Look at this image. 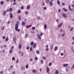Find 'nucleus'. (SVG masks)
Wrapping results in <instances>:
<instances>
[{
	"instance_id": "1",
	"label": "nucleus",
	"mask_w": 74,
	"mask_h": 74,
	"mask_svg": "<svg viewBox=\"0 0 74 74\" xmlns=\"http://www.w3.org/2000/svg\"><path fill=\"white\" fill-rule=\"evenodd\" d=\"M19 25V22L18 21H17L16 22V23L15 25V30L16 32H20V29H18V27Z\"/></svg>"
},
{
	"instance_id": "2",
	"label": "nucleus",
	"mask_w": 74,
	"mask_h": 74,
	"mask_svg": "<svg viewBox=\"0 0 74 74\" xmlns=\"http://www.w3.org/2000/svg\"><path fill=\"white\" fill-rule=\"evenodd\" d=\"M53 1L54 0H51V1L49 2V5L51 7H52L53 5Z\"/></svg>"
},
{
	"instance_id": "3",
	"label": "nucleus",
	"mask_w": 74,
	"mask_h": 74,
	"mask_svg": "<svg viewBox=\"0 0 74 74\" xmlns=\"http://www.w3.org/2000/svg\"><path fill=\"white\" fill-rule=\"evenodd\" d=\"M37 43H35L33 46V48H36V47H37Z\"/></svg>"
},
{
	"instance_id": "4",
	"label": "nucleus",
	"mask_w": 74,
	"mask_h": 74,
	"mask_svg": "<svg viewBox=\"0 0 74 74\" xmlns=\"http://www.w3.org/2000/svg\"><path fill=\"white\" fill-rule=\"evenodd\" d=\"M16 37H14L13 39V41L15 42V43H16Z\"/></svg>"
},
{
	"instance_id": "5",
	"label": "nucleus",
	"mask_w": 74,
	"mask_h": 74,
	"mask_svg": "<svg viewBox=\"0 0 74 74\" xmlns=\"http://www.w3.org/2000/svg\"><path fill=\"white\" fill-rule=\"evenodd\" d=\"M62 25H63V23H61L58 27L59 28L60 27H61Z\"/></svg>"
},
{
	"instance_id": "6",
	"label": "nucleus",
	"mask_w": 74,
	"mask_h": 74,
	"mask_svg": "<svg viewBox=\"0 0 74 74\" xmlns=\"http://www.w3.org/2000/svg\"><path fill=\"white\" fill-rule=\"evenodd\" d=\"M62 16H63L64 18H67V16H66V14L64 13H63L62 14Z\"/></svg>"
},
{
	"instance_id": "7",
	"label": "nucleus",
	"mask_w": 74,
	"mask_h": 74,
	"mask_svg": "<svg viewBox=\"0 0 74 74\" xmlns=\"http://www.w3.org/2000/svg\"><path fill=\"white\" fill-rule=\"evenodd\" d=\"M37 37L38 38V39L39 40H41V36H40V35L39 34H37Z\"/></svg>"
},
{
	"instance_id": "8",
	"label": "nucleus",
	"mask_w": 74,
	"mask_h": 74,
	"mask_svg": "<svg viewBox=\"0 0 74 74\" xmlns=\"http://www.w3.org/2000/svg\"><path fill=\"white\" fill-rule=\"evenodd\" d=\"M47 25L46 24H45L44 25V30H46L47 29Z\"/></svg>"
},
{
	"instance_id": "9",
	"label": "nucleus",
	"mask_w": 74,
	"mask_h": 74,
	"mask_svg": "<svg viewBox=\"0 0 74 74\" xmlns=\"http://www.w3.org/2000/svg\"><path fill=\"white\" fill-rule=\"evenodd\" d=\"M32 72H33L34 73H37V71L35 69H34L32 70Z\"/></svg>"
},
{
	"instance_id": "10",
	"label": "nucleus",
	"mask_w": 74,
	"mask_h": 74,
	"mask_svg": "<svg viewBox=\"0 0 74 74\" xmlns=\"http://www.w3.org/2000/svg\"><path fill=\"white\" fill-rule=\"evenodd\" d=\"M10 17L11 19H12V17H13L12 14V13H10Z\"/></svg>"
},
{
	"instance_id": "11",
	"label": "nucleus",
	"mask_w": 74,
	"mask_h": 74,
	"mask_svg": "<svg viewBox=\"0 0 74 74\" xmlns=\"http://www.w3.org/2000/svg\"><path fill=\"white\" fill-rule=\"evenodd\" d=\"M49 68L48 67H47V73H49Z\"/></svg>"
},
{
	"instance_id": "12",
	"label": "nucleus",
	"mask_w": 74,
	"mask_h": 74,
	"mask_svg": "<svg viewBox=\"0 0 74 74\" xmlns=\"http://www.w3.org/2000/svg\"><path fill=\"white\" fill-rule=\"evenodd\" d=\"M69 8L70 11H72V9L71 8V5H69Z\"/></svg>"
},
{
	"instance_id": "13",
	"label": "nucleus",
	"mask_w": 74,
	"mask_h": 74,
	"mask_svg": "<svg viewBox=\"0 0 74 74\" xmlns=\"http://www.w3.org/2000/svg\"><path fill=\"white\" fill-rule=\"evenodd\" d=\"M18 47L19 49H21V48H22V45H21L20 44H19L18 45Z\"/></svg>"
},
{
	"instance_id": "14",
	"label": "nucleus",
	"mask_w": 74,
	"mask_h": 74,
	"mask_svg": "<svg viewBox=\"0 0 74 74\" xmlns=\"http://www.w3.org/2000/svg\"><path fill=\"white\" fill-rule=\"evenodd\" d=\"M68 65H69V64H64L63 65V66L64 67H67V66H68Z\"/></svg>"
},
{
	"instance_id": "15",
	"label": "nucleus",
	"mask_w": 74,
	"mask_h": 74,
	"mask_svg": "<svg viewBox=\"0 0 74 74\" xmlns=\"http://www.w3.org/2000/svg\"><path fill=\"white\" fill-rule=\"evenodd\" d=\"M6 13H7V11H4L3 12V15H5L6 14Z\"/></svg>"
},
{
	"instance_id": "16",
	"label": "nucleus",
	"mask_w": 74,
	"mask_h": 74,
	"mask_svg": "<svg viewBox=\"0 0 74 74\" xmlns=\"http://www.w3.org/2000/svg\"><path fill=\"white\" fill-rule=\"evenodd\" d=\"M49 2V0H46V3L47 4H48Z\"/></svg>"
},
{
	"instance_id": "17",
	"label": "nucleus",
	"mask_w": 74,
	"mask_h": 74,
	"mask_svg": "<svg viewBox=\"0 0 74 74\" xmlns=\"http://www.w3.org/2000/svg\"><path fill=\"white\" fill-rule=\"evenodd\" d=\"M63 10H64V11H65V12H67V9H66L65 8H63Z\"/></svg>"
},
{
	"instance_id": "18",
	"label": "nucleus",
	"mask_w": 74,
	"mask_h": 74,
	"mask_svg": "<svg viewBox=\"0 0 74 74\" xmlns=\"http://www.w3.org/2000/svg\"><path fill=\"white\" fill-rule=\"evenodd\" d=\"M35 29H36V28L34 27H33L32 28V29L33 30H34Z\"/></svg>"
},
{
	"instance_id": "19",
	"label": "nucleus",
	"mask_w": 74,
	"mask_h": 74,
	"mask_svg": "<svg viewBox=\"0 0 74 74\" xmlns=\"http://www.w3.org/2000/svg\"><path fill=\"white\" fill-rule=\"evenodd\" d=\"M58 49V47L57 46H56L54 48V51H56Z\"/></svg>"
},
{
	"instance_id": "20",
	"label": "nucleus",
	"mask_w": 74,
	"mask_h": 74,
	"mask_svg": "<svg viewBox=\"0 0 74 74\" xmlns=\"http://www.w3.org/2000/svg\"><path fill=\"white\" fill-rule=\"evenodd\" d=\"M57 3L58 4V5H60V2L59 1V0H57Z\"/></svg>"
},
{
	"instance_id": "21",
	"label": "nucleus",
	"mask_w": 74,
	"mask_h": 74,
	"mask_svg": "<svg viewBox=\"0 0 74 74\" xmlns=\"http://www.w3.org/2000/svg\"><path fill=\"white\" fill-rule=\"evenodd\" d=\"M9 10L10 12H11V11H12V8H9Z\"/></svg>"
},
{
	"instance_id": "22",
	"label": "nucleus",
	"mask_w": 74,
	"mask_h": 74,
	"mask_svg": "<svg viewBox=\"0 0 74 74\" xmlns=\"http://www.w3.org/2000/svg\"><path fill=\"white\" fill-rule=\"evenodd\" d=\"M40 63L41 64H43L44 63V61L43 60H41L40 61Z\"/></svg>"
},
{
	"instance_id": "23",
	"label": "nucleus",
	"mask_w": 74,
	"mask_h": 74,
	"mask_svg": "<svg viewBox=\"0 0 74 74\" xmlns=\"http://www.w3.org/2000/svg\"><path fill=\"white\" fill-rule=\"evenodd\" d=\"M24 8V7L23 6V5H22L21 8V9L23 10Z\"/></svg>"
},
{
	"instance_id": "24",
	"label": "nucleus",
	"mask_w": 74,
	"mask_h": 74,
	"mask_svg": "<svg viewBox=\"0 0 74 74\" xmlns=\"http://www.w3.org/2000/svg\"><path fill=\"white\" fill-rule=\"evenodd\" d=\"M28 36V34H26L25 36V37L26 38H27V37Z\"/></svg>"
},
{
	"instance_id": "25",
	"label": "nucleus",
	"mask_w": 74,
	"mask_h": 74,
	"mask_svg": "<svg viewBox=\"0 0 74 74\" xmlns=\"http://www.w3.org/2000/svg\"><path fill=\"white\" fill-rule=\"evenodd\" d=\"M4 3V1H1V3H0V4H1V5H3V4Z\"/></svg>"
},
{
	"instance_id": "26",
	"label": "nucleus",
	"mask_w": 74,
	"mask_h": 74,
	"mask_svg": "<svg viewBox=\"0 0 74 74\" xmlns=\"http://www.w3.org/2000/svg\"><path fill=\"white\" fill-rule=\"evenodd\" d=\"M18 14H20L21 13V10H19L17 11Z\"/></svg>"
},
{
	"instance_id": "27",
	"label": "nucleus",
	"mask_w": 74,
	"mask_h": 74,
	"mask_svg": "<svg viewBox=\"0 0 74 74\" xmlns=\"http://www.w3.org/2000/svg\"><path fill=\"white\" fill-rule=\"evenodd\" d=\"M36 52L38 54H39L40 53V52H39V51L38 50H37L36 51Z\"/></svg>"
},
{
	"instance_id": "28",
	"label": "nucleus",
	"mask_w": 74,
	"mask_h": 74,
	"mask_svg": "<svg viewBox=\"0 0 74 74\" xmlns=\"http://www.w3.org/2000/svg\"><path fill=\"white\" fill-rule=\"evenodd\" d=\"M31 45H33V44H34V42H32L30 44Z\"/></svg>"
},
{
	"instance_id": "29",
	"label": "nucleus",
	"mask_w": 74,
	"mask_h": 74,
	"mask_svg": "<svg viewBox=\"0 0 74 74\" xmlns=\"http://www.w3.org/2000/svg\"><path fill=\"white\" fill-rule=\"evenodd\" d=\"M52 65V62H50L49 64V66H51Z\"/></svg>"
},
{
	"instance_id": "30",
	"label": "nucleus",
	"mask_w": 74,
	"mask_h": 74,
	"mask_svg": "<svg viewBox=\"0 0 74 74\" xmlns=\"http://www.w3.org/2000/svg\"><path fill=\"white\" fill-rule=\"evenodd\" d=\"M25 22H22V25L23 26L25 25Z\"/></svg>"
},
{
	"instance_id": "31",
	"label": "nucleus",
	"mask_w": 74,
	"mask_h": 74,
	"mask_svg": "<svg viewBox=\"0 0 74 74\" xmlns=\"http://www.w3.org/2000/svg\"><path fill=\"white\" fill-rule=\"evenodd\" d=\"M37 18L38 19V20H40V17H37Z\"/></svg>"
},
{
	"instance_id": "32",
	"label": "nucleus",
	"mask_w": 74,
	"mask_h": 74,
	"mask_svg": "<svg viewBox=\"0 0 74 74\" xmlns=\"http://www.w3.org/2000/svg\"><path fill=\"white\" fill-rule=\"evenodd\" d=\"M8 40V37H7L5 39V41H7Z\"/></svg>"
},
{
	"instance_id": "33",
	"label": "nucleus",
	"mask_w": 74,
	"mask_h": 74,
	"mask_svg": "<svg viewBox=\"0 0 74 74\" xmlns=\"http://www.w3.org/2000/svg\"><path fill=\"white\" fill-rule=\"evenodd\" d=\"M15 57H12V60H15Z\"/></svg>"
},
{
	"instance_id": "34",
	"label": "nucleus",
	"mask_w": 74,
	"mask_h": 74,
	"mask_svg": "<svg viewBox=\"0 0 74 74\" xmlns=\"http://www.w3.org/2000/svg\"><path fill=\"white\" fill-rule=\"evenodd\" d=\"M46 51H49V48H47L46 49Z\"/></svg>"
},
{
	"instance_id": "35",
	"label": "nucleus",
	"mask_w": 74,
	"mask_h": 74,
	"mask_svg": "<svg viewBox=\"0 0 74 74\" xmlns=\"http://www.w3.org/2000/svg\"><path fill=\"white\" fill-rule=\"evenodd\" d=\"M58 71L56 70V74H58Z\"/></svg>"
},
{
	"instance_id": "36",
	"label": "nucleus",
	"mask_w": 74,
	"mask_h": 74,
	"mask_svg": "<svg viewBox=\"0 0 74 74\" xmlns=\"http://www.w3.org/2000/svg\"><path fill=\"white\" fill-rule=\"evenodd\" d=\"M35 59L36 60H38V58H37V57H36L35 58Z\"/></svg>"
},
{
	"instance_id": "37",
	"label": "nucleus",
	"mask_w": 74,
	"mask_h": 74,
	"mask_svg": "<svg viewBox=\"0 0 74 74\" xmlns=\"http://www.w3.org/2000/svg\"><path fill=\"white\" fill-rule=\"evenodd\" d=\"M42 58H43V59H44V60H46V58L45 57H42Z\"/></svg>"
},
{
	"instance_id": "38",
	"label": "nucleus",
	"mask_w": 74,
	"mask_h": 74,
	"mask_svg": "<svg viewBox=\"0 0 74 74\" xmlns=\"http://www.w3.org/2000/svg\"><path fill=\"white\" fill-rule=\"evenodd\" d=\"M33 51V48H32V47H31L30 48V51Z\"/></svg>"
},
{
	"instance_id": "39",
	"label": "nucleus",
	"mask_w": 74,
	"mask_h": 74,
	"mask_svg": "<svg viewBox=\"0 0 74 74\" xmlns=\"http://www.w3.org/2000/svg\"><path fill=\"white\" fill-rule=\"evenodd\" d=\"M74 68V64H73L72 67L71 68V69H73Z\"/></svg>"
},
{
	"instance_id": "40",
	"label": "nucleus",
	"mask_w": 74,
	"mask_h": 74,
	"mask_svg": "<svg viewBox=\"0 0 74 74\" xmlns=\"http://www.w3.org/2000/svg\"><path fill=\"white\" fill-rule=\"evenodd\" d=\"M30 8V5H28V9H29Z\"/></svg>"
},
{
	"instance_id": "41",
	"label": "nucleus",
	"mask_w": 74,
	"mask_h": 74,
	"mask_svg": "<svg viewBox=\"0 0 74 74\" xmlns=\"http://www.w3.org/2000/svg\"><path fill=\"white\" fill-rule=\"evenodd\" d=\"M64 36H65V33H64L62 35V37H64Z\"/></svg>"
},
{
	"instance_id": "42",
	"label": "nucleus",
	"mask_w": 74,
	"mask_h": 74,
	"mask_svg": "<svg viewBox=\"0 0 74 74\" xmlns=\"http://www.w3.org/2000/svg\"><path fill=\"white\" fill-rule=\"evenodd\" d=\"M73 30V27H72L71 28V30H70V31L71 32V31H72V30Z\"/></svg>"
},
{
	"instance_id": "43",
	"label": "nucleus",
	"mask_w": 74,
	"mask_h": 74,
	"mask_svg": "<svg viewBox=\"0 0 74 74\" xmlns=\"http://www.w3.org/2000/svg\"><path fill=\"white\" fill-rule=\"evenodd\" d=\"M32 27V25H29L28 26V28H29V27Z\"/></svg>"
},
{
	"instance_id": "44",
	"label": "nucleus",
	"mask_w": 74,
	"mask_h": 74,
	"mask_svg": "<svg viewBox=\"0 0 74 74\" xmlns=\"http://www.w3.org/2000/svg\"><path fill=\"white\" fill-rule=\"evenodd\" d=\"M0 73L1 74H3V71H1Z\"/></svg>"
},
{
	"instance_id": "45",
	"label": "nucleus",
	"mask_w": 74,
	"mask_h": 74,
	"mask_svg": "<svg viewBox=\"0 0 74 74\" xmlns=\"http://www.w3.org/2000/svg\"><path fill=\"white\" fill-rule=\"evenodd\" d=\"M10 53H12V50H10Z\"/></svg>"
},
{
	"instance_id": "46",
	"label": "nucleus",
	"mask_w": 74,
	"mask_h": 74,
	"mask_svg": "<svg viewBox=\"0 0 74 74\" xmlns=\"http://www.w3.org/2000/svg\"><path fill=\"white\" fill-rule=\"evenodd\" d=\"M26 69H28V64H27L26 66Z\"/></svg>"
},
{
	"instance_id": "47",
	"label": "nucleus",
	"mask_w": 74,
	"mask_h": 74,
	"mask_svg": "<svg viewBox=\"0 0 74 74\" xmlns=\"http://www.w3.org/2000/svg\"><path fill=\"white\" fill-rule=\"evenodd\" d=\"M44 10H47V8L46 7H44L43 8Z\"/></svg>"
},
{
	"instance_id": "48",
	"label": "nucleus",
	"mask_w": 74,
	"mask_h": 74,
	"mask_svg": "<svg viewBox=\"0 0 74 74\" xmlns=\"http://www.w3.org/2000/svg\"><path fill=\"white\" fill-rule=\"evenodd\" d=\"M53 46H51V49H53Z\"/></svg>"
},
{
	"instance_id": "49",
	"label": "nucleus",
	"mask_w": 74,
	"mask_h": 74,
	"mask_svg": "<svg viewBox=\"0 0 74 74\" xmlns=\"http://www.w3.org/2000/svg\"><path fill=\"white\" fill-rule=\"evenodd\" d=\"M29 60L31 62H32V61H33V59L32 58L30 59H29Z\"/></svg>"
},
{
	"instance_id": "50",
	"label": "nucleus",
	"mask_w": 74,
	"mask_h": 74,
	"mask_svg": "<svg viewBox=\"0 0 74 74\" xmlns=\"http://www.w3.org/2000/svg\"><path fill=\"white\" fill-rule=\"evenodd\" d=\"M45 47H46V48H48V47H49V46H48V45H46Z\"/></svg>"
},
{
	"instance_id": "51",
	"label": "nucleus",
	"mask_w": 74,
	"mask_h": 74,
	"mask_svg": "<svg viewBox=\"0 0 74 74\" xmlns=\"http://www.w3.org/2000/svg\"><path fill=\"white\" fill-rule=\"evenodd\" d=\"M18 18L19 20H21V16H19Z\"/></svg>"
},
{
	"instance_id": "52",
	"label": "nucleus",
	"mask_w": 74,
	"mask_h": 74,
	"mask_svg": "<svg viewBox=\"0 0 74 74\" xmlns=\"http://www.w3.org/2000/svg\"><path fill=\"white\" fill-rule=\"evenodd\" d=\"M13 68V65H11L10 66V69H12V68Z\"/></svg>"
},
{
	"instance_id": "53",
	"label": "nucleus",
	"mask_w": 74,
	"mask_h": 74,
	"mask_svg": "<svg viewBox=\"0 0 74 74\" xmlns=\"http://www.w3.org/2000/svg\"><path fill=\"white\" fill-rule=\"evenodd\" d=\"M31 33L32 34H34V31L31 32Z\"/></svg>"
},
{
	"instance_id": "54",
	"label": "nucleus",
	"mask_w": 74,
	"mask_h": 74,
	"mask_svg": "<svg viewBox=\"0 0 74 74\" xmlns=\"http://www.w3.org/2000/svg\"><path fill=\"white\" fill-rule=\"evenodd\" d=\"M21 55L22 56H23V52H22L21 54Z\"/></svg>"
},
{
	"instance_id": "55",
	"label": "nucleus",
	"mask_w": 74,
	"mask_h": 74,
	"mask_svg": "<svg viewBox=\"0 0 74 74\" xmlns=\"http://www.w3.org/2000/svg\"><path fill=\"white\" fill-rule=\"evenodd\" d=\"M21 68L22 70H24V67H23L21 66Z\"/></svg>"
},
{
	"instance_id": "56",
	"label": "nucleus",
	"mask_w": 74,
	"mask_h": 74,
	"mask_svg": "<svg viewBox=\"0 0 74 74\" xmlns=\"http://www.w3.org/2000/svg\"><path fill=\"white\" fill-rule=\"evenodd\" d=\"M60 31L61 32H63V29H60Z\"/></svg>"
},
{
	"instance_id": "57",
	"label": "nucleus",
	"mask_w": 74,
	"mask_h": 74,
	"mask_svg": "<svg viewBox=\"0 0 74 74\" xmlns=\"http://www.w3.org/2000/svg\"><path fill=\"white\" fill-rule=\"evenodd\" d=\"M40 35L41 36H42V34H43L42 33H40Z\"/></svg>"
},
{
	"instance_id": "58",
	"label": "nucleus",
	"mask_w": 74,
	"mask_h": 74,
	"mask_svg": "<svg viewBox=\"0 0 74 74\" xmlns=\"http://www.w3.org/2000/svg\"><path fill=\"white\" fill-rule=\"evenodd\" d=\"M3 39H5V36H3Z\"/></svg>"
},
{
	"instance_id": "59",
	"label": "nucleus",
	"mask_w": 74,
	"mask_h": 74,
	"mask_svg": "<svg viewBox=\"0 0 74 74\" xmlns=\"http://www.w3.org/2000/svg\"><path fill=\"white\" fill-rule=\"evenodd\" d=\"M13 5H16V3L15 2H14L13 3Z\"/></svg>"
},
{
	"instance_id": "60",
	"label": "nucleus",
	"mask_w": 74,
	"mask_h": 74,
	"mask_svg": "<svg viewBox=\"0 0 74 74\" xmlns=\"http://www.w3.org/2000/svg\"><path fill=\"white\" fill-rule=\"evenodd\" d=\"M27 14H28V12H26L25 13V14L27 15Z\"/></svg>"
},
{
	"instance_id": "61",
	"label": "nucleus",
	"mask_w": 74,
	"mask_h": 74,
	"mask_svg": "<svg viewBox=\"0 0 74 74\" xmlns=\"http://www.w3.org/2000/svg\"><path fill=\"white\" fill-rule=\"evenodd\" d=\"M15 74V72L14 71L12 73V74Z\"/></svg>"
},
{
	"instance_id": "62",
	"label": "nucleus",
	"mask_w": 74,
	"mask_h": 74,
	"mask_svg": "<svg viewBox=\"0 0 74 74\" xmlns=\"http://www.w3.org/2000/svg\"><path fill=\"white\" fill-rule=\"evenodd\" d=\"M58 11L59 12H60L61 11V10H60V9H58Z\"/></svg>"
},
{
	"instance_id": "63",
	"label": "nucleus",
	"mask_w": 74,
	"mask_h": 74,
	"mask_svg": "<svg viewBox=\"0 0 74 74\" xmlns=\"http://www.w3.org/2000/svg\"><path fill=\"white\" fill-rule=\"evenodd\" d=\"M4 29V27H2V30H3Z\"/></svg>"
},
{
	"instance_id": "64",
	"label": "nucleus",
	"mask_w": 74,
	"mask_h": 74,
	"mask_svg": "<svg viewBox=\"0 0 74 74\" xmlns=\"http://www.w3.org/2000/svg\"><path fill=\"white\" fill-rule=\"evenodd\" d=\"M14 48V46H12L11 47L12 49Z\"/></svg>"
}]
</instances>
